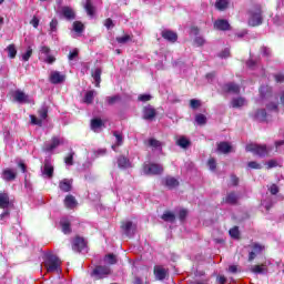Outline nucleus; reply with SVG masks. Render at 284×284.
<instances>
[{"label": "nucleus", "mask_w": 284, "mask_h": 284, "mask_svg": "<svg viewBox=\"0 0 284 284\" xmlns=\"http://www.w3.org/2000/svg\"><path fill=\"white\" fill-rule=\"evenodd\" d=\"M44 267L49 274L61 272V260L54 254H47L44 260Z\"/></svg>", "instance_id": "obj_1"}, {"label": "nucleus", "mask_w": 284, "mask_h": 284, "mask_svg": "<svg viewBox=\"0 0 284 284\" xmlns=\"http://www.w3.org/2000/svg\"><path fill=\"white\" fill-rule=\"evenodd\" d=\"M272 148H267L261 144L252 143L246 145V152H253V154H256L257 156H267V154H270Z\"/></svg>", "instance_id": "obj_2"}, {"label": "nucleus", "mask_w": 284, "mask_h": 284, "mask_svg": "<svg viewBox=\"0 0 284 284\" xmlns=\"http://www.w3.org/2000/svg\"><path fill=\"white\" fill-rule=\"evenodd\" d=\"M40 59L44 63L52 64L54 61H57V58L50 53V48L45 45L40 47Z\"/></svg>", "instance_id": "obj_3"}, {"label": "nucleus", "mask_w": 284, "mask_h": 284, "mask_svg": "<svg viewBox=\"0 0 284 284\" xmlns=\"http://www.w3.org/2000/svg\"><path fill=\"white\" fill-rule=\"evenodd\" d=\"M144 174L148 175H156V174H163V166L161 164H144L143 166Z\"/></svg>", "instance_id": "obj_4"}, {"label": "nucleus", "mask_w": 284, "mask_h": 284, "mask_svg": "<svg viewBox=\"0 0 284 284\" xmlns=\"http://www.w3.org/2000/svg\"><path fill=\"white\" fill-rule=\"evenodd\" d=\"M12 98L17 103H32V98L21 90L13 91Z\"/></svg>", "instance_id": "obj_5"}, {"label": "nucleus", "mask_w": 284, "mask_h": 284, "mask_svg": "<svg viewBox=\"0 0 284 284\" xmlns=\"http://www.w3.org/2000/svg\"><path fill=\"white\" fill-rule=\"evenodd\" d=\"M248 23L253 27L261 26V23H263V16L261 9L256 8L254 11H251Z\"/></svg>", "instance_id": "obj_6"}, {"label": "nucleus", "mask_w": 284, "mask_h": 284, "mask_svg": "<svg viewBox=\"0 0 284 284\" xmlns=\"http://www.w3.org/2000/svg\"><path fill=\"white\" fill-rule=\"evenodd\" d=\"M111 271L108 266H97L93 272L92 276H94L97 280L105 278L106 276H110Z\"/></svg>", "instance_id": "obj_7"}, {"label": "nucleus", "mask_w": 284, "mask_h": 284, "mask_svg": "<svg viewBox=\"0 0 284 284\" xmlns=\"http://www.w3.org/2000/svg\"><path fill=\"white\" fill-rule=\"evenodd\" d=\"M39 116L40 119L34 115L30 116L32 125H41L42 121H45V119H48V106H42L39 110Z\"/></svg>", "instance_id": "obj_8"}, {"label": "nucleus", "mask_w": 284, "mask_h": 284, "mask_svg": "<svg viewBox=\"0 0 284 284\" xmlns=\"http://www.w3.org/2000/svg\"><path fill=\"white\" fill-rule=\"evenodd\" d=\"M61 143H63L62 138H52L51 142L44 144V152H52V150H57Z\"/></svg>", "instance_id": "obj_9"}, {"label": "nucleus", "mask_w": 284, "mask_h": 284, "mask_svg": "<svg viewBox=\"0 0 284 284\" xmlns=\"http://www.w3.org/2000/svg\"><path fill=\"white\" fill-rule=\"evenodd\" d=\"M121 229L123 230V232L126 236H132V235H134V232H136V224H134L130 221H125L122 223Z\"/></svg>", "instance_id": "obj_10"}, {"label": "nucleus", "mask_w": 284, "mask_h": 284, "mask_svg": "<svg viewBox=\"0 0 284 284\" xmlns=\"http://www.w3.org/2000/svg\"><path fill=\"white\" fill-rule=\"evenodd\" d=\"M85 247H87V243L83 237H75L73 240L72 248L74 252H84Z\"/></svg>", "instance_id": "obj_11"}, {"label": "nucleus", "mask_w": 284, "mask_h": 284, "mask_svg": "<svg viewBox=\"0 0 284 284\" xmlns=\"http://www.w3.org/2000/svg\"><path fill=\"white\" fill-rule=\"evenodd\" d=\"M156 116V110L152 105L144 106L143 119L145 121H152Z\"/></svg>", "instance_id": "obj_12"}, {"label": "nucleus", "mask_w": 284, "mask_h": 284, "mask_svg": "<svg viewBox=\"0 0 284 284\" xmlns=\"http://www.w3.org/2000/svg\"><path fill=\"white\" fill-rule=\"evenodd\" d=\"M50 81L54 84L63 83V81H65V75L59 71H52L50 73Z\"/></svg>", "instance_id": "obj_13"}, {"label": "nucleus", "mask_w": 284, "mask_h": 284, "mask_svg": "<svg viewBox=\"0 0 284 284\" xmlns=\"http://www.w3.org/2000/svg\"><path fill=\"white\" fill-rule=\"evenodd\" d=\"M60 14L64 17V19H68V21L74 19L75 17L74 10L70 7H62L60 9Z\"/></svg>", "instance_id": "obj_14"}, {"label": "nucleus", "mask_w": 284, "mask_h": 284, "mask_svg": "<svg viewBox=\"0 0 284 284\" xmlns=\"http://www.w3.org/2000/svg\"><path fill=\"white\" fill-rule=\"evenodd\" d=\"M154 275L158 281H163L168 276V270L163 266H155Z\"/></svg>", "instance_id": "obj_15"}, {"label": "nucleus", "mask_w": 284, "mask_h": 284, "mask_svg": "<svg viewBox=\"0 0 284 284\" xmlns=\"http://www.w3.org/2000/svg\"><path fill=\"white\" fill-rule=\"evenodd\" d=\"M162 37L166 41H170L171 43H175V41L179 39V36L174 31L164 30L162 31Z\"/></svg>", "instance_id": "obj_16"}, {"label": "nucleus", "mask_w": 284, "mask_h": 284, "mask_svg": "<svg viewBox=\"0 0 284 284\" xmlns=\"http://www.w3.org/2000/svg\"><path fill=\"white\" fill-rule=\"evenodd\" d=\"M163 183L166 187H169V190H174V187H179V180H176V178L173 176H166L163 180Z\"/></svg>", "instance_id": "obj_17"}, {"label": "nucleus", "mask_w": 284, "mask_h": 284, "mask_svg": "<svg viewBox=\"0 0 284 284\" xmlns=\"http://www.w3.org/2000/svg\"><path fill=\"white\" fill-rule=\"evenodd\" d=\"M118 168H120V170H128V168H132V162H130L128 158L121 155L118 158Z\"/></svg>", "instance_id": "obj_18"}, {"label": "nucleus", "mask_w": 284, "mask_h": 284, "mask_svg": "<svg viewBox=\"0 0 284 284\" xmlns=\"http://www.w3.org/2000/svg\"><path fill=\"white\" fill-rule=\"evenodd\" d=\"M2 179H3V181H14V179H17V171H14L12 169L3 170Z\"/></svg>", "instance_id": "obj_19"}, {"label": "nucleus", "mask_w": 284, "mask_h": 284, "mask_svg": "<svg viewBox=\"0 0 284 284\" xmlns=\"http://www.w3.org/2000/svg\"><path fill=\"white\" fill-rule=\"evenodd\" d=\"M224 92H230L231 94H239L241 92V87L234 83H227L223 87Z\"/></svg>", "instance_id": "obj_20"}, {"label": "nucleus", "mask_w": 284, "mask_h": 284, "mask_svg": "<svg viewBox=\"0 0 284 284\" xmlns=\"http://www.w3.org/2000/svg\"><path fill=\"white\" fill-rule=\"evenodd\" d=\"M64 205L69 210H74V207L78 205L77 199L73 195H67L64 199Z\"/></svg>", "instance_id": "obj_21"}, {"label": "nucleus", "mask_w": 284, "mask_h": 284, "mask_svg": "<svg viewBox=\"0 0 284 284\" xmlns=\"http://www.w3.org/2000/svg\"><path fill=\"white\" fill-rule=\"evenodd\" d=\"M43 176H48V179H52V174H54V166L51 165L50 162H45L42 169Z\"/></svg>", "instance_id": "obj_22"}, {"label": "nucleus", "mask_w": 284, "mask_h": 284, "mask_svg": "<svg viewBox=\"0 0 284 284\" xmlns=\"http://www.w3.org/2000/svg\"><path fill=\"white\" fill-rule=\"evenodd\" d=\"M244 105H247V100H245V98H233L231 101V106L233 108H243Z\"/></svg>", "instance_id": "obj_23"}, {"label": "nucleus", "mask_w": 284, "mask_h": 284, "mask_svg": "<svg viewBox=\"0 0 284 284\" xmlns=\"http://www.w3.org/2000/svg\"><path fill=\"white\" fill-rule=\"evenodd\" d=\"M0 207L2 210H8V207H10V197L7 193H0Z\"/></svg>", "instance_id": "obj_24"}, {"label": "nucleus", "mask_w": 284, "mask_h": 284, "mask_svg": "<svg viewBox=\"0 0 284 284\" xmlns=\"http://www.w3.org/2000/svg\"><path fill=\"white\" fill-rule=\"evenodd\" d=\"M253 274H267V264L254 265L251 267Z\"/></svg>", "instance_id": "obj_25"}, {"label": "nucleus", "mask_w": 284, "mask_h": 284, "mask_svg": "<svg viewBox=\"0 0 284 284\" xmlns=\"http://www.w3.org/2000/svg\"><path fill=\"white\" fill-rule=\"evenodd\" d=\"M82 3L89 17H94V6H92V0H84Z\"/></svg>", "instance_id": "obj_26"}, {"label": "nucleus", "mask_w": 284, "mask_h": 284, "mask_svg": "<svg viewBox=\"0 0 284 284\" xmlns=\"http://www.w3.org/2000/svg\"><path fill=\"white\" fill-rule=\"evenodd\" d=\"M59 187L62 192H70L72 190V181L64 179L60 182Z\"/></svg>", "instance_id": "obj_27"}, {"label": "nucleus", "mask_w": 284, "mask_h": 284, "mask_svg": "<svg viewBox=\"0 0 284 284\" xmlns=\"http://www.w3.org/2000/svg\"><path fill=\"white\" fill-rule=\"evenodd\" d=\"M215 30H227L230 28V22L227 20H217L214 22Z\"/></svg>", "instance_id": "obj_28"}, {"label": "nucleus", "mask_w": 284, "mask_h": 284, "mask_svg": "<svg viewBox=\"0 0 284 284\" xmlns=\"http://www.w3.org/2000/svg\"><path fill=\"white\" fill-rule=\"evenodd\" d=\"M101 128H103V121L101 119L91 120V130L93 132H101Z\"/></svg>", "instance_id": "obj_29"}, {"label": "nucleus", "mask_w": 284, "mask_h": 284, "mask_svg": "<svg viewBox=\"0 0 284 284\" xmlns=\"http://www.w3.org/2000/svg\"><path fill=\"white\" fill-rule=\"evenodd\" d=\"M149 145H150V148H152V150H154L156 152H161V150L163 148V143H161V141H159L156 139H150Z\"/></svg>", "instance_id": "obj_30"}, {"label": "nucleus", "mask_w": 284, "mask_h": 284, "mask_svg": "<svg viewBox=\"0 0 284 284\" xmlns=\"http://www.w3.org/2000/svg\"><path fill=\"white\" fill-rule=\"evenodd\" d=\"M217 150L222 154H229V152H232V145H230L227 142H222L217 145Z\"/></svg>", "instance_id": "obj_31"}, {"label": "nucleus", "mask_w": 284, "mask_h": 284, "mask_svg": "<svg viewBox=\"0 0 284 284\" xmlns=\"http://www.w3.org/2000/svg\"><path fill=\"white\" fill-rule=\"evenodd\" d=\"M32 52H33L32 47L29 45V47L27 48L26 52H22V53L20 54L21 61H24V62L30 61V58L32 57Z\"/></svg>", "instance_id": "obj_32"}, {"label": "nucleus", "mask_w": 284, "mask_h": 284, "mask_svg": "<svg viewBox=\"0 0 284 284\" xmlns=\"http://www.w3.org/2000/svg\"><path fill=\"white\" fill-rule=\"evenodd\" d=\"M92 78L95 81V88H100V85H101V69H95L92 72Z\"/></svg>", "instance_id": "obj_33"}, {"label": "nucleus", "mask_w": 284, "mask_h": 284, "mask_svg": "<svg viewBox=\"0 0 284 284\" xmlns=\"http://www.w3.org/2000/svg\"><path fill=\"white\" fill-rule=\"evenodd\" d=\"M6 51L8 52L9 59H14L17 57V45L14 44H9L6 48Z\"/></svg>", "instance_id": "obj_34"}, {"label": "nucleus", "mask_w": 284, "mask_h": 284, "mask_svg": "<svg viewBox=\"0 0 284 284\" xmlns=\"http://www.w3.org/2000/svg\"><path fill=\"white\" fill-rule=\"evenodd\" d=\"M95 94H97V91L94 90L88 91L83 99L84 103H88V104L92 103L94 101Z\"/></svg>", "instance_id": "obj_35"}, {"label": "nucleus", "mask_w": 284, "mask_h": 284, "mask_svg": "<svg viewBox=\"0 0 284 284\" xmlns=\"http://www.w3.org/2000/svg\"><path fill=\"white\" fill-rule=\"evenodd\" d=\"M176 216L172 212H165L162 215V220L165 221L166 223H174V220Z\"/></svg>", "instance_id": "obj_36"}, {"label": "nucleus", "mask_w": 284, "mask_h": 284, "mask_svg": "<svg viewBox=\"0 0 284 284\" xmlns=\"http://www.w3.org/2000/svg\"><path fill=\"white\" fill-rule=\"evenodd\" d=\"M176 145H179L180 148L185 149L190 145V140H187V138H185V136H180L176 140Z\"/></svg>", "instance_id": "obj_37"}, {"label": "nucleus", "mask_w": 284, "mask_h": 284, "mask_svg": "<svg viewBox=\"0 0 284 284\" xmlns=\"http://www.w3.org/2000/svg\"><path fill=\"white\" fill-rule=\"evenodd\" d=\"M115 145H112V150H116L119 145H123V135L119 132H114Z\"/></svg>", "instance_id": "obj_38"}, {"label": "nucleus", "mask_w": 284, "mask_h": 284, "mask_svg": "<svg viewBox=\"0 0 284 284\" xmlns=\"http://www.w3.org/2000/svg\"><path fill=\"white\" fill-rule=\"evenodd\" d=\"M266 116H267V113L265 112L264 109H262V110H260V111H257V112L255 113V119H256L257 121H265Z\"/></svg>", "instance_id": "obj_39"}, {"label": "nucleus", "mask_w": 284, "mask_h": 284, "mask_svg": "<svg viewBox=\"0 0 284 284\" xmlns=\"http://www.w3.org/2000/svg\"><path fill=\"white\" fill-rule=\"evenodd\" d=\"M225 201L226 203L234 204L236 203V201H239V196L236 195V193H229Z\"/></svg>", "instance_id": "obj_40"}, {"label": "nucleus", "mask_w": 284, "mask_h": 284, "mask_svg": "<svg viewBox=\"0 0 284 284\" xmlns=\"http://www.w3.org/2000/svg\"><path fill=\"white\" fill-rule=\"evenodd\" d=\"M195 121H196L197 125H205V123H207V118H205L204 114H197L195 116Z\"/></svg>", "instance_id": "obj_41"}, {"label": "nucleus", "mask_w": 284, "mask_h": 284, "mask_svg": "<svg viewBox=\"0 0 284 284\" xmlns=\"http://www.w3.org/2000/svg\"><path fill=\"white\" fill-rule=\"evenodd\" d=\"M73 30L74 32L81 33L84 30V26L81 23V21L73 22Z\"/></svg>", "instance_id": "obj_42"}, {"label": "nucleus", "mask_w": 284, "mask_h": 284, "mask_svg": "<svg viewBox=\"0 0 284 284\" xmlns=\"http://www.w3.org/2000/svg\"><path fill=\"white\" fill-rule=\"evenodd\" d=\"M227 0H219L216 3H215V8L217 10H225V8H227Z\"/></svg>", "instance_id": "obj_43"}, {"label": "nucleus", "mask_w": 284, "mask_h": 284, "mask_svg": "<svg viewBox=\"0 0 284 284\" xmlns=\"http://www.w3.org/2000/svg\"><path fill=\"white\" fill-rule=\"evenodd\" d=\"M104 263H109V265H114L116 263V256L113 254H109L104 257Z\"/></svg>", "instance_id": "obj_44"}, {"label": "nucleus", "mask_w": 284, "mask_h": 284, "mask_svg": "<svg viewBox=\"0 0 284 284\" xmlns=\"http://www.w3.org/2000/svg\"><path fill=\"white\" fill-rule=\"evenodd\" d=\"M62 232L64 234H70V222L69 221H61Z\"/></svg>", "instance_id": "obj_45"}, {"label": "nucleus", "mask_w": 284, "mask_h": 284, "mask_svg": "<svg viewBox=\"0 0 284 284\" xmlns=\"http://www.w3.org/2000/svg\"><path fill=\"white\" fill-rule=\"evenodd\" d=\"M229 234L232 239H239L241 233L239 232V227L234 226L229 231Z\"/></svg>", "instance_id": "obj_46"}, {"label": "nucleus", "mask_w": 284, "mask_h": 284, "mask_svg": "<svg viewBox=\"0 0 284 284\" xmlns=\"http://www.w3.org/2000/svg\"><path fill=\"white\" fill-rule=\"evenodd\" d=\"M116 41L118 43H128V41H132V38L129 34H126L123 37H118Z\"/></svg>", "instance_id": "obj_47"}, {"label": "nucleus", "mask_w": 284, "mask_h": 284, "mask_svg": "<svg viewBox=\"0 0 284 284\" xmlns=\"http://www.w3.org/2000/svg\"><path fill=\"white\" fill-rule=\"evenodd\" d=\"M207 165L211 172H214V170H216V160H214V158L209 159Z\"/></svg>", "instance_id": "obj_48"}, {"label": "nucleus", "mask_w": 284, "mask_h": 284, "mask_svg": "<svg viewBox=\"0 0 284 284\" xmlns=\"http://www.w3.org/2000/svg\"><path fill=\"white\" fill-rule=\"evenodd\" d=\"M58 26L59 21H57V19H52L50 22V32H57Z\"/></svg>", "instance_id": "obj_49"}, {"label": "nucleus", "mask_w": 284, "mask_h": 284, "mask_svg": "<svg viewBox=\"0 0 284 284\" xmlns=\"http://www.w3.org/2000/svg\"><path fill=\"white\" fill-rule=\"evenodd\" d=\"M79 57V49H74L73 51H71L69 53V61H74V59H77Z\"/></svg>", "instance_id": "obj_50"}, {"label": "nucleus", "mask_w": 284, "mask_h": 284, "mask_svg": "<svg viewBox=\"0 0 284 284\" xmlns=\"http://www.w3.org/2000/svg\"><path fill=\"white\" fill-rule=\"evenodd\" d=\"M190 105L193 110H196V108H201V101L196 99H192L190 101Z\"/></svg>", "instance_id": "obj_51"}, {"label": "nucleus", "mask_w": 284, "mask_h": 284, "mask_svg": "<svg viewBox=\"0 0 284 284\" xmlns=\"http://www.w3.org/2000/svg\"><path fill=\"white\" fill-rule=\"evenodd\" d=\"M139 101H142L143 103H146V101H152V95L150 94H141L139 95Z\"/></svg>", "instance_id": "obj_52"}, {"label": "nucleus", "mask_w": 284, "mask_h": 284, "mask_svg": "<svg viewBox=\"0 0 284 284\" xmlns=\"http://www.w3.org/2000/svg\"><path fill=\"white\" fill-rule=\"evenodd\" d=\"M248 168L251 169V170H261V164H258V162H254V161H252V162H248Z\"/></svg>", "instance_id": "obj_53"}, {"label": "nucleus", "mask_w": 284, "mask_h": 284, "mask_svg": "<svg viewBox=\"0 0 284 284\" xmlns=\"http://www.w3.org/2000/svg\"><path fill=\"white\" fill-rule=\"evenodd\" d=\"M266 165H267V170H272V168L278 166V162H276V160H271L266 163Z\"/></svg>", "instance_id": "obj_54"}, {"label": "nucleus", "mask_w": 284, "mask_h": 284, "mask_svg": "<svg viewBox=\"0 0 284 284\" xmlns=\"http://www.w3.org/2000/svg\"><path fill=\"white\" fill-rule=\"evenodd\" d=\"M186 216H187V211L185 209L180 210V212H179L180 221H185Z\"/></svg>", "instance_id": "obj_55"}, {"label": "nucleus", "mask_w": 284, "mask_h": 284, "mask_svg": "<svg viewBox=\"0 0 284 284\" xmlns=\"http://www.w3.org/2000/svg\"><path fill=\"white\" fill-rule=\"evenodd\" d=\"M253 252L255 254H261V252H263V246L261 244H254L253 245Z\"/></svg>", "instance_id": "obj_56"}, {"label": "nucleus", "mask_w": 284, "mask_h": 284, "mask_svg": "<svg viewBox=\"0 0 284 284\" xmlns=\"http://www.w3.org/2000/svg\"><path fill=\"white\" fill-rule=\"evenodd\" d=\"M104 26H105V28L108 29V30H110V29H112V28H114V22H112V19H106L105 21H104Z\"/></svg>", "instance_id": "obj_57"}, {"label": "nucleus", "mask_w": 284, "mask_h": 284, "mask_svg": "<svg viewBox=\"0 0 284 284\" xmlns=\"http://www.w3.org/2000/svg\"><path fill=\"white\" fill-rule=\"evenodd\" d=\"M230 57V49H225L220 53L221 59H227Z\"/></svg>", "instance_id": "obj_58"}, {"label": "nucleus", "mask_w": 284, "mask_h": 284, "mask_svg": "<svg viewBox=\"0 0 284 284\" xmlns=\"http://www.w3.org/2000/svg\"><path fill=\"white\" fill-rule=\"evenodd\" d=\"M116 101H119V97L106 98V102L109 103V105L116 103Z\"/></svg>", "instance_id": "obj_59"}, {"label": "nucleus", "mask_w": 284, "mask_h": 284, "mask_svg": "<svg viewBox=\"0 0 284 284\" xmlns=\"http://www.w3.org/2000/svg\"><path fill=\"white\" fill-rule=\"evenodd\" d=\"M271 194H278V186L276 184H273L270 186Z\"/></svg>", "instance_id": "obj_60"}, {"label": "nucleus", "mask_w": 284, "mask_h": 284, "mask_svg": "<svg viewBox=\"0 0 284 284\" xmlns=\"http://www.w3.org/2000/svg\"><path fill=\"white\" fill-rule=\"evenodd\" d=\"M30 23L33 26V28H39V18L33 17Z\"/></svg>", "instance_id": "obj_61"}, {"label": "nucleus", "mask_w": 284, "mask_h": 284, "mask_svg": "<svg viewBox=\"0 0 284 284\" xmlns=\"http://www.w3.org/2000/svg\"><path fill=\"white\" fill-rule=\"evenodd\" d=\"M195 43L197 45H204L205 44V39H203L202 37H197V38H195Z\"/></svg>", "instance_id": "obj_62"}, {"label": "nucleus", "mask_w": 284, "mask_h": 284, "mask_svg": "<svg viewBox=\"0 0 284 284\" xmlns=\"http://www.w3.org/2000/svg\"><path fill=\"white\" fill-rule=\"evenodd\" d=\"M275 81L277 83H284V75L283 74L275 75Z\"/></svg>", "instance_id": "obj_63"}, {"label": "nucleus", "mask_w": 284, "mask_h": 284, "mask_svg": "<svg viewBox=\"0 0 284 284\" xmlns=\"http://www.w3.org/2000/svg\"><path fill=\"white\" fill-rule=\"evenodd\" d=\"M280 103H281V105H283V108H284V91H281V92H280Z\"/></svg>", "instance_id": "obj_64"}]
</instances>
